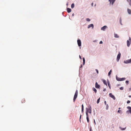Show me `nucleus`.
Returning <instances> with one entry per match:
<instances>
[{"mask_svg": "<svg viewBox=\"0 0 131 131\" xmlns=\"http://www.w3.org/2000/svg\"><path fill=\"white\" fill-rule=\"evenodd\" d=\"M78 90H77L75 91V94H74V98H73V100L74 102H75V100L77 97L78 95Z\"/></svg>", "mask_w": 131, "mask_h": 131, "instance_id": "nucleus-1", "label": "nucleus"}, {"mask_svg": "<svg viewBox=\"0 0 131 131\" xmlns=\"http://www.w3.org/2000/svg\"><path fill=\"white\" fill-rule=\"evenodd\" d=\"M127 46L129 47L131 42V38L130 37H129V40L127 41Z\"/></svg>", "mask_w": 131, "mask_h": 131, "instance_id": "nucleus-2", "label": "nucleus"}, {"mask_svg": "<svg viewBox=\"0 0 131 131\" xmlns=\"http://www.w3.org/2000/svg\"><path fill=\"white\" fill-rule=\"evenodd\" d=\"M86 112H89L90 113H91V106H90L89 108L88 109H86Z\"/></svg>", "mask_w": 131, "mask_h": 131, "instance_id": "nucleus-3", "label": "nucleus"}, {"mask_svg": "<svg viewBox=\"0 0 131 131\" xmlns=\"http://www.w3.org/2000/svg\"><path fill=\"white\" fill-rule=\"evenodd\" d=\"M121 56V54L120 52H119L118 54L117 58V61H118L119 59L120 58Z\"/></svg>", "mask_w": 131, "mask_h": 131, "instance_id": "nucleus-4", "label": "nucleus"}, {"mask_svg": "<svg viewBox=\"0 0 131 131\" xmlns=\"http://www.w3.org/2000/svg\"><path fill=\"white\" fill-rule=\"evenodd\" d=\"M109 95L110 97L113 98L114 100H115V97L111 93H110Z\"/></svg>", "mask_w": 131, "mask_h": 131, "instance_id": "nucleus-5", "label": "nucleus"}, {"mask_svg": "<svg viewBox=\"0 0 131 131\" xmlns=\"http://www.w3.org/2000/svg\"><path fill=\"white\" fill-rule=\"evenodd\" d=\"M77 42L79 46H81V40H77Z\"/></svg>", "mask_w": 131, "mask_h": 131, "instance_id": "nucleus-6", "label": "nucleus"}, {"mask_svg": "<svg viewBox=\"0 0 131 131\" xmlns=\"http://www.w3.org/2000/svg\"><path fill=\"white\" fill-rule=\"evenodd\" d=\"M124 62L125 63H131V59H130L127 60L126 61H124Z\"/></svg>", "mask_w": 131, "mask_h": 131, "instance_id": "nucleus-7", "label": "nucleus"}, {"mask_svg": "<svg viewBox=\"0 0 131 131\" xmlns=\"http://www.w3.org/2000/svg\"><path fill=\"white\" fill-rule=\"evenodd\" d=\"M95 87L96 88H99L100 87V85H99L97 82H96L95 84Z\"/></svg>", "mask_w": 131, "mask_h": 131, "instance_id": "nucleus-8", "label": "nucleus"}, {"mask_svg": "<svg viewBox=\"0 0 131 131\" xmlns=\"http://www.w3.org/2000/svg\"><path fill=\"white\" fill-rule=\"evenodd\" d=\"M115 1V0H109V1L110 2V4L111 3L112 5L113 4Z\"/></svg>", "mask_w": 131, "mask_h": 131, "instance_id": "nucleus-9", "label": "nucleus"}, {"mask_svg": "<svg viewBox=\"0 0 131 131\" xmlns=\"http://www.w3.org/2000/svg\"><path fill=\"white\" fill-rule=\"evenodd\" d=\"M107 28V27L106 26H104L101 28V30H105V29H106Z\"/></svg>", "mask_w": 131, "mask_h": 131, "instance_id": "nucleus-10", "label": "nucleus"}, {"mask_svg": "<svg viewBox=\"0 0 131 131\" xmlns=\"http://www.w3.org/2000/svg\"><path fill=\"white\" fill-rule=\"evenodd\" d=\"M92 27V28H93L94 27V26L93 24H90L89 25H88V28H89L91 27Z\"/></svg>", "mask_w": 131, "mask_h": 131, "instance_id": "nucleus-11", "label": "nucleus"}, {"mask_svg": "<svg viewBox=\"0 0 131 131\" xmlns=\"http://www.w3.org/2000/svg\"><path fill=\"white\" fill-rule=\"evenodd\" d=\"M127 12L129 14H131V10L128 8L127 9Z\"/></svg>", "mask_w": 131, "mask_h": 131, "instance_id": "nucleus-12", "label": "nucleus"}, {"mask_svg": "<svg viewBox=\"0 0 131 131\" xmlns=\"http://www.w3.org/2000/svg\"><path fill=\"white\" fill-rule=\"evenodd\" d=\"M103 82L104 84L106 85V86H107V83L106 81L105 80H103Z\"/></svg>", "mask_w": 131, "mask_h": 131, "instance_id": "nucleus-13", "label": "nucleus"}, {"mask_svg": "<svg viewBox=\"0 0 131 131\" xmlns=\"http://www.w3.org/2000/svg\"><path fill=\"white\" fill-rule=\"evenodd\" d=\"M107 83L108 85V86L109 87V88L110 89H111V85L110 84V83L108 80L107 81Z\"/></svg>", "mask_w": 131, "mask_h": 131, "instance_id": "nucleus-14", "label": "nucleus"}, {"mask_svg": "<svg viewBox=\"0 0 131 131\" xmlns=\"http://www.w3.org/2000/svg\"><path fill=\"white\" fill-rule=\"evenodd\" d=\"M71 9L69 8H67V11L68 13H70L71 12Z\"/></svg>", "mask_w": 131, "mask_h": 131, "instance_id": "nucleus-15", "label": "nucleus"}, {"mask_svg": "<svg viewBox=\"0 0 131 131\" xmlns=\"http://www.w3.org/2000/svg\"><path fill=\"white\" fill-rule=\"evenodd\" d=\"M116 79L117 81H121V78H119L118 77H116Z\"/></svg>", "mask_w": 131, "mask_h": 131, "instance_id": "nucleus-16", "label": "nucleus"}, {"mask_svg": "<svg viewBox=\"0 0 131 131\" xmlns=\"http://www.w3.org/2000/svg\"><path fill=\"white\" fill-rule=\"evenodd\" d=\"M114 37L115 38H118L119 37V36L117 34H114Z\"/></svg>", "mask_w": 131, "mask_h": 131, "instance_id": "nucleus-17", "label": "nucleus"}, {"mask_svg": "<svg viewBox=\"0 0 131 131\" xmlns=\"http://www.w3.org/2000/svg\"><path fill=\"white\" fill-rule=\"evenodd\" d=\"M127 108L129 110L128 111H129L130 113H131V107L128 106V107Z\"/></svg>", "mask_w": 131, "mask_h": 131, "instance_id": "nucleus-18", "label": "nucleus"}, {"mask_svg": "<svg viewBox=\"0 0 131 131\" xmlns=\"http://www.w3.org/2000/svg\"><path fill=\"white\" fill-rule=\"evenodd\" d=\"M92 90L95 92V93H96L97 90L95 88H93L92 89Z\"/></svg>", "mask_w": 131, "mask_h": 131, "instance_id": "nucleus-19", "label": "nucleus"}, {"mask_svg": "<svg viewBox=\"0 0 131 131\" xmlns=\"http://www.w3.org/2000/svg\"><path fill=\"white\" fill-rule=\"evenodd\" d=\"M112 71V70H111L110 71H109V72H108V76H110V74H111V73Z\"/></svg>", "mask_w": 131, "mask_h": 131, "instance_id": "nucleus-20", "label": "nucleus"}, {"mask_svg": "<svg viewBox=\"0 0 131 131\" xmlns=\"http://www.w3.org/2000/svg\"><path fill=\"white\" fill-rule=\"evenodd\" d=\"M71 8H73L74 6V3L72 4V5H71Z\"/></svg>", "mask_w": 131, "mask_h": 131, "instance_id": "nucleus-21", "label": "nucleus"}, {"mask_svg": "<svg viewBox=\"0 0 131 131\" xmlns=\"http://www.w3.org/2000/svg\"><path fill=\"white\" fill-rule=\"evenodd\" d=\"M106 110H107L108 108V104H107V105H106Z\"/></svg>", "mask_w": 131, "mask_h": 131, "instance_id": "nucleus-22", "label": "nucleus"}, {"mask_svg": "<svg viewBox=\"0 0 131 131\" xmlns=\"http://www.w3.org/2000/svg\"><path fill=\"white\" fill-rule=\"evenodd\" d=\"M83 64L84 65L85 63V59L84 57L83 58Z\"/></svg>", "mask_w": 131, "mask_h": 131, "instance_id": "nucleus-23", "label": "nucleus"}, {"mask_svg": "<svg viewBox=\"0 0 131 131\" xmlns=\"http://www.w3.org/2000/svg\"><path fill=\"white\" fill-rule=\"evenodd\" d=\"M21 101L22 103H23L25 102V100L24 99H23Z\"/></svg>", "mask_w": 131, "mask_h": 131, "instance_id": "nucleus-24", "label": "nucleus"}, {"mask_svg": "<svg viewBox=\"0 0 131 131\" xmlns=\"http://www.w3.org/2000/svg\"><path fill=\"white\" fill-rule=\"evenodd\" d=\"M125 79H126V78H121V81L124 80H125Z\"/></svg>", "mask_w": 131, "mask_h": 131, "instance_id": "nucleus-25", "label": "nucleus"}, {"mask_svg": "<svg viewBox=\"0 0 131 131\" xmlns=\"http://www.w3.org/2000/svg\"><path fill=\"white\" fill-rule=\"evenodd\" d=\"M100 98H99L97 100V104H98L99 102H100Z\"/></svg>", "mask_w": 131, "mask_h": 131, "instance_id": "nucleus-26", "label": "nucleus"}, {"mask_svg": "<svg viewBox=\"0 0 131 131\" xmlns=\"http://www.w3.org/2000/svg\"><path fill=\"white\" fill-rule=\"evenodd\" d=\"M128 1L129 2V4L130 6L131 5V0H128Z\"/></svg>", "mask_w": 131, "mask_h": 131, "instance_id": "nucleus-27", "label": "nucleus"}, {"mask_svg": "<svg viewBox=\"0 0 131 131\" xmlns=\"http://www.w3.org/2000/svg\"><path fill=\"white\" fill-rule=\"evenodd\" d=\"M119 128L123 130H125L126 128L125 127V128H122L121 127H120Z\"/></svg>", "mask_w": 131, "mask_h": 131, "instance_id": "nucleus-28", "label": "nucleus"}, {"mask_svg": "<svg viewBox=\"0 0 131 131\" xmlns=\"http://www.w3.org/2000/svg\"><path fill=\"white\" fill-rule=\"evenodd\" d=\"M86 20L87 21H90V19L89 18H87L86 19Z\"/></svg>", "mask_w": 131, "mask_h": 131, "instance_id": "nucleus-29", "label": "nucleus"}, {"mask_svg": "<svg viewBox=\"0 0 131 131\" xmlns=\"http://www.w3.org/2000/svg\"><path fill=\"white\" fill-rule=\"evenodd\" d=\"M86 119L87 120V122L88 123H89V119L88 117H86Z\"/></svg>", "mask_w": 131, "mask_h": 131, "instance_id": "nucleus-30", "label": "nucleus"}, {"mask_svg": "<svg viewBox=\"0 0 131 131\" xmlns=\"http://www.w3.org/2000/svg\"><path fill=\"white\" fill-rule=\"evenodd\" d=\"M86 117H88L89 115H88V113L87 112H86Z\"/></svg>", "mask_w": 131, "mask_h": 131, "instance_id": "nucleus-31", "label": "nucleus"}, {"mask_svg": "<svg viewBox=\"0 0 131 131\" xmlns=\"http://www.w3.org/2000/svg\"><path fill=\"white\" fill-rule=\"evenodd\" d=\"M123 87H121L120 88V89L121 90H122L123 89Z\"/></svg>", "mask_w": 131, "mask_h": 131, "instance_id": "nucleus-32", "label": "nucleus"}, {"mask_svg": "<svg viewBox=\"0 0 131 131\" xmlns=\"http://www.w3.org/2000/svg\"><path fill=\"white\" fill-rule=\"evenodd\" d=\"M129 81H126V83L127 84H128Z\"/></svg>", "mask_w": 131, "mask_h": 131, "instance_id": "nucleus-33", "label": "nucleus"}, {"mask_svg": "<svg viewBox=\"0 0 131 131\" xmlns=\"http://www.w3.org/2000/svg\"><path fill=\"white\" fill-rule=\"evenodd\" d=\"M95 70H96V71L97 74H98V73H99V71H98V70L97 69H96Z\"/></svg>", "mask_w": 131, "mask_h": 131, "instance_id": "nucleus-34", "label": "nucleus"}, {"mask_svg": "<svg viewBox=\"0 0 131 131\" xmlns=\"http://www.w3.org/2000/svg\"><path fill=\"white\" fill-rule=\"evenodd\" d=\"M130 102V101L129 100H128L127 102V103L129 104Z\"/></svg>", "mask_w": 131, "mask_h": 131, "instance_id": "nucleus-35", "label": "nucleus"}, {"mask_svg": "<svg viewBox=\"0 0 131 131\" xmlns=\"http://www.w3.org/2000/svg\"><path fill=\"white\" fill-rule=\"evenodd\" d=\"M103 43V42L102 41H101L100 42V44H102Z\"/></svg>", "mask_w": 131, "mask_h": 131, "instance_id": "nucleus-36", "label": "nucleus"}, {"mask_svg": "<svg viewBox=\"0 0 131 131\" xmlns=\"http://www.w3.org/2000/svg\"><path fill=\"white\" fill-rule=\"evenodd\" d=\"M82 108H84V106H83V104H82Z\"/></svg>", "mask_w": 131, "mask_h": 131, "instance_id": "nucleus-37", "label": "nucleus"}, {"mask_svg": "<svg viewBox=\"0 0 131 131\" xmlns=\"http://www.w3.org/2000/svg\"><path fill=\"white\" fill-rule=\"evenodd\" d=\"M121 110H119L117 112L118 113H120V112H121Z\"/></svg>", "mask_w": 131, "mask_h": 131, "instance_id": "nucleus-38", "label": "nucleus"}, {"mask_svg": "<svg viewBox=\"0 0 131 131\" xmlns=\"http://www.w3.org/2000/svg\"><path fill=\"white\" fill-rule=\"evenodd\" d=\"M121 18H120V24H121Z\"/></svg>", "mask_w": 131, "mask_h": 131, "instance_id": "nucleus-39", "label": "nucleus"}, {"mask_svg": "<svg viewBox=\"0 0 131 131\" xmlns=\"http://www.w3.org/2000/svg\"><path fill=\"white\" fill-rule=\"evenodd\" d=\"M79 57L80 58V59L81 60L82 59V58L81 56L80 55H79Z\"/></svg>", "mask_w": 131, "mask_h": 131, "instance_id": "nucleus-40", "label": "nucleus"}, {"mask_svg": "<svg viewBox=\"0 0 131 131\" xmlns=\"http://www.w3.org/2000/svg\"><path fill=\"white\" fill-rule=\"evenodd\" d=\"M104 103H105V105H107V104H106V101H104Z\"/></svg>", "mask_w": 131, "mask_h": 131, "instance_id": "nucleus-41", "label": "nucleus"}, {"mask_svg": "<svg viewBox=\"0 0 131 131\" xmlns=\"http://www.w3.org/2000/svg\"><path fill=\"white\" fill-rule=\"evenodd\" d=\"M83 111V108H82V113Z\"/></svg>", "mask_w": 131, "mask_h": 131, "instance_id": "nucleus-42", "label": "nucleus"}, {"mask_svg": "<svg viewBox=\"0 0 131 131\" xmlns=\"http://www.w3.org/2000/svg\"><path fill=\"white\" fill-rule=\"evenodd\" d=\"M93 3H92L91 4V5H92V6H93Z\"/></svg>", "mask_w": 131, "mask_h": 131, "instance_id": "nucleus-43", "label": "nucleus"}, {"mask_svg": "<svg viewBox=\"0 0 131 131\" xmlns=\"http://www.w3.org/2000/svg\"><path fill=\"white\" fill-rule=\"evenodd\" d=\"M106 89H104L103 91H106Z\"/></svg>", "mask_w": 131, "mask_h": 131, "instance_id": "nucleus-44", "label": "nucleus"}, {"mask_svg": "<svg viewBox=\"0 0 131 131\" xmlns=\"http://www.w3.org/2000/svg\"><path fill=\"white\" fill-rule=\"evenodd\" d=\"M81 115L80 116V119H81Z\"/></svg>", "mask_w": 131, "mask_h": 131, "instance_id": "nucleus-45", "label": "nucleus"}, {"mask_svg": "<svg viewBox=\"0 0 131 131\" xmlns=\"http://www.w3.org/2000/svg\"><path fill=\"white\" fill-rule=\"evenodd\" d=\"M94 122L95 123V120L94 119Z\"/></svg>", "mask_w": 131, "mask_h": 131, "instance_id": "nucleus-46", "label": "nucleus"}, {"mask_svg": "<svg viewBox=\"0 0 131 131\" xmlns=\"http://www.w3.org/2000/svg\"><path fill=\"white\" fill-rule=\"evenodd\" d=\"M129 97H131V96H130V95H129Z\"/></svg>", "mask_w": 131, "mask_h": 131, "instance_id": "nucleus-47", "label": "nucleus"}, {"mask_svg": "<svg viewBox=\"0 0 131 131\" xmlns=\"http://www.w3.org/2000/svg\"><path fill=\"white\" fill-rule=\"evenodd\" d=\"M90 131H91V129H90Z\"/></svg>", "mask_w": 131, "mask_h": 131, "instance_id": "nucleus-48", "label": "nucleus"}, {"mask_svg": "<svg viewBox=\"0 0 131 131\" xmlns=\"http://www.w3.org/2000/svg\"><path fill=\"white\" fill-rule=\"evenodd\" d=\"M72 15L73 16H74V14H72Z\"/></svg>", "mask_w": 131, "mask_h": 131, "instance_id": "nucleus-49", "label": "nucleus"}, {"mask_svg": "<svg viewBox=\"0 0 131 131\" xmlns=\"http://www.w3.org/2000/svg\"><path fill=\"white\" fill-rule=\"evenodd\" d=\"M118 109H121V108H120V107H119V108H118Z\"/></svg>", "mask_w": 131, "mask_h": 131, "instance_id": "nucleus-50", "label": "nucleus"}, {"mask_svg": "<svg viewBox=\"0 0 131 131\" xmlns=\"http://www.w3.org/2000/svg\"><path fill=\"white\" fill-rule=\"evenodd\" d=\"M127 1H128V0H127Z\"/></svg>", "mask_w": 131, "mask_h": 131, "instance_id": "nucleus-51", "label": "nucleus"}]
</instances>
